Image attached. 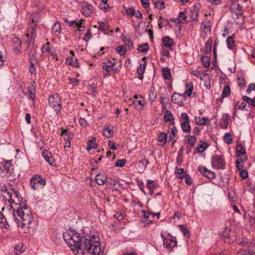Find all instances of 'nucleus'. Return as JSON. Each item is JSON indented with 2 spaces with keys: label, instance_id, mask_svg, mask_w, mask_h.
<instances>
[{
  "label": "nucleus",
  "instance_id": "nucleus-1",
  "mask_svg": "<svg viewBox=\"0 0 255 255\" xmlns=\"http://www.w3.org/2000/svg\"><path fill=\"white\" fill-rule=\"evenodd\" d=\"M65 242L73 251L83 254L87 253L93 255H102L104 250L100 246V239L97 234L85 228L79 233L75 230L63 234Z\"/></svg>",
  "mask_w": 255,
  "mask_h": 255
},
{
  "label": "nucleus",
  "instance_id": "nucleus-2",
  "mask_svg": "<svg viewBox=\"0 0 255 255\" xmlns=\"http://www.w3.org/2000/svg\"><path fill=\"white\" fill-rule=\"evenodd\" d=\"M13 220L18 227L22 228L26 226L29 228L32 227L33 216L30 209L24 203L19 206H12Z\"/></svg>",
  "mask_w": 255,
  "mask_h": 255
},
{
  "label": "nucleus",
  "instance_id": "nucleus-3",
  "mask_svg": "<svg viewBox=\"0 0 255 255\" xmlns=\"http://www.w3.org/2000/svg\"><path fill=\"white\" fill-rule=\"evenodd\" d=\"M49 106L53 108L58 116L61 114L62 102L60 96L57 94L51 95L48 99Z\"/></svg>",
  "mask_w": 255,
  "mask_h": 255
},
{
  "label": "nucleus",
  "instance_id": "nucleus-4",
  "mask_svg": "<svg viewBox=\"0 0 255 255\" xmlns=\"http://www.w3.org/2000/svg\"><path fill=\"white\" fill-rule=\"evenodd\" d=\"M31 187L34 190H37L46 185V179L41 175H34L30 180Z\"/></svg>",
  "mask_w": 255,
  "mask_h": 255
},
{
  "label": "nucleus",
  "instance_id": "nucleus-5",
  "mask_svg": "<svg viewBox=\"0 0 255 255\" xmlns=\"http://www.w3.org/2000/svg\"><path fill=\"white\" fill-rule=\"evenodd\" d=\"M167 236V239H164L163 245L165 249L169 252H171L173 251L174 248L177 246V241L175 237L172 236L169 233Z\"/></svg>",
  "mask_w": 255,
  "mask_h": 255
},
{
  "label": "nucleus",
  "instance_id": "nucleus-6",
  "mask_svg": "<svg viewBox=\"0 0 255 255\" xmlns=\"http://www.w3.org/2000/svg\"><path fill=\"white\" fill-rule=\"evenodd\" d=\"M0 190L1 194L4 198H7V197L9 196L11 199L12 193L13 192L14 195L16 197H17V193L15 190V186H12L10 184H8L7 186H1L0 187Z\"/></svg>",
  "mask_w": 255,
  "mask_h": 255
},
{
  "label": "nucleus",
  "instance_id": "nucleus-7",
  "mask_svg": "<svg viewBox=\"0 0 255 255\" xmlns=\"http://www.w3.org/2000/svg\"><path fill=\"white\" fill-rule=\"evenodd\" d=\"M211 163L213 167L216 169H224L225 162L221 155H215L212 158Z\"/></svg>",
  "mask_w": 255,
  "mask_h": 255
},
{
  "label": "nucleus",
  "instance_id": "nucleus-8",
  "mask_svg": "<svg viewBox=\"0 0 255 255\" xmlns=\"http://www.w3.org/2000/svg\"><path fill=\"white\" fill-rule=\"evenodd\" d=\"M15 190L16 191V192L17 193V197H16L14 195V192H13L12 193L11 199H10V197L9 196H7V198H5L6 200H7L8 201V202H9V203L10 204V209H9L10 210H11V209L12 210V206H15V205L19 206L20 205H22V203H22V199L17 189V187L15 186Z\"/></svg>",
  "mask_w": 255,
  "mask_h": 255
},
{
  "label": "nucleus",
  "instance_id": "nucleus-9",
  "mask_svg": "<svg viewBox=\"0 0 255 255\" xmlns=\"http://www.w3.org/2000/svg\"><path fill=\"white\" fill-rule=\"evenodd\" d=\"M236 156L242 163L246 162L248 160L247 153L245 147L242 144H238L236 146Z\"/></svg>",
  "mask_w": 255,
  "mask_h": 255
},
{
  "label": "nucleus",
  "instance_id": "nucleus-10",
  "mask_svg": "<svg viewBox=\"0 0 255 255\" xmlns=\"http://www.w3.org/2000/svg\"><path fill=\"white\" fill-rule=\"evenodd\" d=\"M230 233V229L226 228L224 232L221 234L220 238L227 243H233L236 240V238L234 236H231Z\"/></svg>",
  "mask_w": 255,
  "mask_h": 255
},
{
  "label": "nucleus",
  "instance_id": "nucleus-11",
  "mask_svg": "<svg viewBox=\"0 0 255 255\" xmlns=\"http://www.w3.org/2000/svg\"><path fill=\"white\" fill-rule=\"evenodd\" d=\"M2 168H3V170L9 174L10 175L12 176L14 174L13 165H12L10 160H6L1 162L0 165V169L2 170Z\"/></svg>",
  "mask_w": 255,
  "mask_h": 255
},
{
  "label": "nucleus",
  "instance_id": "nucleus-12",
  "mask_svg": "<svg viewBox=\"0 0 255 255\" xmlns=\"http://www.w3.org/2000/svg\"><path fill=\"white\" fill-rule=\"evenodd\" d=\"M198 171L205 177H206L210 180L215 179V173L214 172L208 169L205 167L199 166Z\"/></svg>",
  "mask_w": 255,
  "mask_h": 255
},
{
  "label": "nucleus",
  "instance_id": "nucleus-13",
  "mask_svg": "<svg viewBox=\"0 0 255 255\" xmlns=\"http://www.w3.org/2000/svg\"><path fill=\"white\" fill-rule=\"evenodd\" d=\"M201 5L199 3H196L195 4L191 10V12L190 14V18L191 21H198V16H199V11Z\"/></svg>",
  "mask_w": 255,
  "mask_h": 255
},
{
  "label": "nucleus",
  "instance_id": "nucleus-14",
  "mask_svg": "<svg viewBox=\"0 0 255 255\" xmlns=\"http://www.w3.org/2000/svg\"><path fill=\"white\" fill-rule=\"evenodd\" d=\"M94 10L93 6L91 4L87 2L83 4V7L82 9V14L86 16H90Z\"/></svg>",
  "mask_w": 255,
  "mask_h": 255
},
{
  "label": "nucleus",
  "instance_id": "nucleus-15",
  "mask_svg": "<svg viewBox=\"0 0 255 255\" xmlns=\"http://www.w3.org/2000/svg\"><path fill=\"white\" fill-rule=\"evenodd\" d=\"M185 98L186 97L184 95L175 92L172 95L171 100L175 104H180L182 103Z\"/></svg>",
  "mask_w": 255,
  "mask_h": 255
},
{
  "label": "nucleus",
  "instance_id": "nucleus-16",
  "mask_svg": "<svg viewBox=\"0 0 255 255\" xmlns=\"http://www.w3.org/2000/svg\"><path fill=\"white\" fill-rule=\"evenodd\" d=\"M200 28L202 32L205 33V35H206L208 32L210 33L211 28L210 21L207 19L204 20L201 23Z\"/></svg>",
  "mask_w": 255,
  "mask_h": 255
},
{
  "label": "nucleus",
  "instance_id": "nucleus-17",
  "mask_svg": "<svg viewBox=\"0 0 255 255\" xmlns=\"http://www.w3.org/2000/svg\"><path fill=\"white\" fill-rule=\"evenodd\" d=\"M230 116L229 114H224L222 116V118L220 121V127L223 129L227 128L229 125V121Z\"/></svg>",
  "mask_w": 255,
  "mask_h": 255
},
{
  "label": "nucleus",
  "instance_id": "nucleus-18",
  "mask_svg": "<svg viewBox=\"0 0 255 255\" xmlns=\"http://www.w3.org/2000/svg\"><path fill=\"white\" fill-rule=\"evenodd\" d=\"M242 7L239 3H233L230 6V9L232 13H235L238 16L242 15Z\"/></svg>",
  "mask_w": 255,
  "mask_h": 255
},
{
  "label": "nucleus",
  "instance_id": "nucleus-19",
  "mask_svg": "<svg viewBox=\"0 0 255 255\" xmlns=\"http://www.w3.org/2000/svg\"><path fill=\"white\" fill-rule=\"evenodd\" d=\"M42 156L44 159L48 162L50 165H54L53 157L51 152L48 151L47 150H45L42 152Z\"/></svg>",
  "mask_w": 255,
  "mask_h": 255
},
{
  "label": "nucleus",
  "instance_id": "nucleus-20",
  "mask_svg": "<svg viewBox=\"0 0 255 255\" xmlns=\"http://www.w3.org/2000/svg\"><path fill=\"white\" fill-rule=\"evenodd\" d=\"M159 186L158 184L153 180H148L146 184V187L148 189L150 195L154 194V190Z\"/></svg>",
  "mask_w": 255,
  "mask_h": 255
},
{
  "label": "nucleus",
  "instance_id": "nucleus-21",
  "mask_svg": "<svg viewBox=\"0 0 255 255\" xmlns=\"http://www.w3.org/2000/svg\"><path fill=\"white\" fill-rule=\"evenodd\" d=\"M97 183L99 185H103L108 182L107 177L105 174L99 173L96 175L95 178Z\"/></svg>",
  "mask_w": 255,
  "mask_h": 255
},
{
  "label": "nucleus",
  "instance_id": "nucleus-22",
  "mask_svg": "<svg viewBox=\"0 0 255 255\" xmlns=\"http://www.w3.org/2000/svg\"><path fill=\"white\" fill-rule=\"evenodd\" d=\"M231 93V89L229 86L226 85L224 87L221 98H218L216 100V102H220V103H222L223 100V98L228 97Z\"/></svg>",
  "mask_w": 255,
  "mask_h": 255
},
{
  "label": "nucleus",
  "instance_id": "nucleus-23",
  "mask_svg": "<svg viewBox=\"0 0 255 255\" xmlns=\"http://www.w3.org/2000/svg\"><path fill=\"white\" fill-rule=\"evenodd\" d=\"M164 119L166 122H169L172 125L175 124L173 115L171 112L168 110L165 112L164 115Z\"/></svg>",
  "mask_w": 255,
  "mask_h": 255
},
{
  "label": "nucleus",
  "instance_id": "nucleus-24",
  "mask_svg": "<svg viewBox=\"0 0 255 255\" xmlns=\"http://www.w3.org/2000/svg\"><path fill=\"white\" fill-rule=\"evenodd\" d=\"M162 74L164 79L170 80L172 79L171 71L169 68L165 67L162 68Z\"/></svg>",
  "mask_w": 255,
  "mask_h": 255
},
{
  "label": "nucleus",
  "instance_id": "nucleus-25",
  "mask_svg": "<svg viewBox=\"0 0 255 255\" xmlns=\"http://www.w3.org/2000/svg\"><path fill=\"white\" fill-rule=\"evenodd\" d=\"M226 42L229 49L233 50L235 49L236 44L233 36H229Z\"/></svg>",
  "mask_w": 255,
  "mask_h": 255
},
{
  "label": "nucleus",
  "instance_id": "nucleus-26",
  "mask_svg": "<svg viewBox=\"0 0 255 255\" xmlns=\"http://www.w3.org/2000/svg\"><path fill=\"white\" fill-rule=\"evenodd\" d=\"M0 224H1V228H4L6 229H9L10 225L8 221L1 212H0Z\"/></svg>",
  "mask_w": 255,
  "mask_h": 255
},
{
  "label": "nucleus",
  "instance_id": "nucleus-27",
  "mask_svg": "<svg viewBox=\"0 0 255 255\" xmlns=\"http://www.w3.org/2000/svg\"><path fill=\"white\" fill-rule=\"evenodd\" d=\"M157 98V93L155 91V88L154 87H151L148 94V99L151 102H153L155 101Z\"/></svg>",
  "mask_w": 255,
  "mask_h": 255
},
{
  "label": "nucleus",
  "instance_id": "nucleus-28",
  "mask_svg": "<svg viewBox=\"0 0 255 255\" xmlns=\"http://www.w3.org/2000/svg\"><path fill=\"white\" fill-rule=\"evenodd\" d=\"M162 43L164 46L170 48L173 44V40L168 36L162 38Z\"/></svg>",
  "mask_w": 255,
  "mask_h": 255
},
{
  "label": "nucleus",
  "instance_id": "nucleus-29",
  "mask_svg": "<svg viewBox=\"0 0 255 255\" xmlns=\"http://www.w3.org/2000/svg\"><path fill=\"white\" fill-rule=\"evenodd\" d=\"M193 90V85L192 82H189L186 84L185 86V91L184 93L183 94L184 95H186L187 96L190 97Z\"/></svg>",
  "mask_w": 255,
  "mask_h": 255
},
{
  "label": "nucleus",
  "instance_id": "nucleus-30",
  "mask_svg": "<svg viewBox=\"0 0 255 255\" xmlns=\"http://www.w3.org/2000/svg\"><path fill=\"white\" fill-rule=\"evenodd\" d=\"M187 18L186 14L184 12H180L178 14V18L172 19L171 21L178 23H182V20H185Z\"/></svg>",
  "mask_w": 255,
  "mask_h": 255
},
{
  "label": "nucleus",
  "instance_id": "nucleus-31",
  "mask_svg": "<svg viewBox=\"0 0 255 255\" xmlns=\"http://www.w3.org/2000/svg\"><path fill=\"white\" fill-rule=\"evenodd\" d=\"M49 44L50 43L49 42H47L46 45L42 47V50H43L44 52L46 51L50 53L54 58H56L57 60H58V58L57 56V54L56 53L54 52L52 49L49 46Z\"/></svg>",
  "mask_w": 255,
  "mask_h": 255
},
{
  "label": "nucleus",
  "instance_id": "nucleus-32",
  "mask_svg": "<svg viewBox=\"0 0 255 255\" xmlns=\"http://www.w3.org/2000/svg\"><path fill=\"white\" fill-rule=\"evenodd\" d=\"M181 127L182 130L186 133H188L191 131V127L189 124V122H182L181 123Z\"/></svg>",
  "mask_w": 255,
  "mask_h": 255
},
{
  "label": "nucleus",
  "instance_id": "nucleus-33",
  "mask_svg": "<svg viewBox=\"0 0 255 255\" xmlns=\"http://www.w3.org/2000/svg\"><path fill=\"white\" fill-rule=\"evenodd\" d=\"M133 104L135 106L137 109L141 110L145 105V101L143 100H134Z\"/></svg>",
  "mask_w": 255,
  "mask_h": 255
},
{
  "label": "nucleus",
  "instance_id": "nucleus-34",
  "mask_svg": "<svg viewBox=\"0 0 255 255\" xmlns=\"http://www.w3.org/2000/svg\"><path fill=\"white\" fill-rule=\"evenodd\" d=\"M37 25V24L35 25V26H29L27 29V31L29 32V34H30V39H35L36 35L35 27Z\"/></svg>",
  "mask_w": 255,
  "mask_h": 255
},
{
  "label": "nucleus",
  "instance_id": "nucleus-35",
  "mask_svg": "<svg viewBox=\"0 0 255 255\" xmlns=\"http://www.w3.org/2000/svg\"><path fill=\"white\" fill-rule=\"evenodd\" d=\"M167 139V135L166 133L164 132H161L158 136V141L162 143L161 146H164V145L166 143Z\"/></svg>",
  "mask_w": 255,
  "mask_h": 255
},
{
  "label": "nucleus",
  "instance_id": "nucleus-36",
  "mask_svg": "<svg viewBox=\"0 0 255 255\" xmlns=\"http://www.w3.org/2000/svg\"><path fill=\"white\" fill-rule=\"evenodd\" d=\"M28 93L29 94V98L32 100H34L35 97V89L33 84L28 86Z\"/></svg>",
  "mask_w": 255,
  "mask_h": 255
},
{
  "label": "nucleus",
  "instance_id": "nucleus-37",
  "mask_svg": "<svg viewBox=\"0 0 255 255\" xmlns=\"http://www.w3.org/2000/svg\"><path fill=\"white\" fill-rule=\"evenodd\" d=\"M68 132H69V130L63 129L62 131L61 132V135H68V136L67 138V141L65 143V146L67 147H70L71 146L70 140L72 137L69 136Z\"/></svg>",
  "mask_w": 255,
  "mask_h": 255
},
{
  "label": "nucleus",
  "instance_id": "nucleus-38",
  "mask_svg": "<svg viewBox=\"0 0 255 255\" xmlns=\"http://www.w3.org/2000/svg\"><path fill=\"white\" fill-rule=\"evenodd\" d=\"M96 147V139L93 138L92 139L89 140L87 143V146L86 149L87 151H90L92 149Z\"/></svg>",
  "mask_w": 255,
  "mask_h": 255
},
{
  "label": "nucleus",
  "instance_id": "nucleus-39",
  "mask_svg": "<svg viewBox=\"0 0 255 255\" xmlns=\"http://www.w3.org/2000/svg\"><path fill=\"white\" fill-rule=\"evenodd\" d=\"M98 29L99 30H101L102 32H104L109 29V25L107 24L106 23L102 22V21H99L98 22Z\"/></svg>",
  "mask_w": 255,
  "mask_h": 255
},
{
  "label": "nucleus",
  "instance_id": "nucleus-40",
  "mask_svg": "<svg viewBox=\"0 0 255 255\" xmlns=\"http://www.w3.org/2000/svg\"><path fill=\"white\" fill-rule=\"evenodd\" d=\"M201 62L204 66L206 68L209 67L210 64V58L207 56H203L201 58Z\"/></svg>",
  "mask_w": 255,
  "mask_h": 255
},
{
  "label": "nucleus",
  "instance_id": "nucleus-41",
  "mask_svg": "<svg viewBox=\"0 0 255 255\" xmlns=\"http://www.w3.org/2000/svg\"><path fill=\"white\" fill-rule=\"evenodd\" d=\"M202 144H200L197 147V150L198 153H202L208 146L207 142L201 141Z\"/></svg>",
  "mask_w": 255,
  "mask_h": 255
},
{
  "label": "nucleus",
  "instance_id": "nucleus-42",
  "mask_svg": "<svg viewBox=\"0 0 255 255\" xmlns=\"http://www.w3.org/2000/svg\"><path fill=\"white\" fill-rule=\"evenodd\" d=\"M212 43L213 41L211 38L208 39L206 42L205 47L206 53L208 54L211 52L212 47Z\"/></svg>",
  "mask_w": 255,
  "mask_h": 255
},
{
  "label": "nucleus",
  "instance_id": "nucleus-43",
  "mask_svg": "<svg viewBox=\"0 0 255 255\" xmlns=\"http://www.w3.org/2000/svg\"><path fill=\"white\" fill-rule=\"evenodd\" d=\"M242 99L246 102L249 105H251L252 106L255 107V97L253 99H251L249 97L243 96L242 97Z\"/></svg>",
  "mask_w": 255,
  "mask_h": 255
},
{
  "label": "nucleus",
  "instance_id": "nucleus-44",
  "mask_svg": "<svg viewBox=\"0 0 255 255\" xmlns=\"http://www.w3.org/2000/svg\"><path fill=\"white\" fill-rule=\"evenodd\" d=\"M66 61L68 65L74 66L75 67H78L77 65V59H74L73 57H67Z\"/></svg>",
  "mask_w": 255,
  "mask_h": 255
},
{
  "label": "nucleus",
  "instance_id": "nucleus-45",
  "mask_svg": "<svg viewBox=\"0 0 255 255\" xmlns=\"http://www.w3.org/2000/svg\"><path fill=\"white\" fill-rule=\"evenodd\" d=\"M146 65V61H144L143 64H140L137 69V73L139 75H142L143 74Z\"/></svg>",
  "mask_w": 255,
  "mask_h": 255
},
{
  "label": "nucleus",
  "instance_id": "nucleus-46",
  "mask_svg": "<svg viewBox=\"0 0 255 255\" xmlns=\"http://www.w3.org/2000/svg\"><path fill=\"white\" fill-rule=\"evenodd\" d=\"M24 246L22 243L18 244L15 246L14 250L16 251L14 255H19L18 252L20 253L23 252L24 251Z\"/></svg>",
  "mask_w": 255,
  "mask_h": 255
},
{
  "label": "nucleus",
  "instance_id": "nucleus-47",
  "mask_svg": "<svg viewBox=\"0 0 255 255\" xmlns=\"http://www.w3.org/2000/svg\"><path fill=\"white\" fill-rule=\"evenodd\" d=\"M114 134L113 130L109 128H106L103 130V134L107 138L111 137Z\"/></svg>",
  "mask_w": 255,
  "mask_h": 255
},
{
  "label": "nucleus",
  "instance_id": "nucleus-48",
  "mask_svg": "<svg viewBox=\"0 0 255 255\" xmlns=\"http://www.w3.org/2000/svg\"><path fill=\"white\" fill-rule=\"evenodd\" d=\"M79 20L80 19H76L75 20L69 21L67 18H65L63 19L64 22H66L68 25L70 27L74 26L77 25Z\"/></svg>",
  "mask_w": 255,
  "mask_h": 255
},
{
  "label": "nucleus",
  "instance_id": "nucleus-49",
  "mask_svg": "<svg viewBox=\"0 0 255 255\" xmlns=\"http://www.w3.org/2000/svg\"><path fill=\"white\" fill-rule=\"evenodd\" d=\"M224 141L228 144H231L233 142V138L230 133H226L225 134Z\"/></svg>",
  "mask_w": 255,
  "mask_h": 255
},
{
  "label": "nucleus",
  "instance_id": "nucleus-50",
  "mask_svg": "<svg viewBox=\"0 0 255 255\" xmlns=\"http://www.w3.org/2000/svg\"><path fill=\"white\" fill-rule=\"evenodd\" d=\"M60 30H61V25L58 22H56L54 25H53L52 27V30L53 32L55 33H60Z\"/></svg>",
  "mask_w": 255,
  "mask_h": 255
},
{
  "label": "nucleus",
  "instance_id": "nucleus-51",
  "mask_svg": "<svg viewBox=\"0 0 255 255\" xmlns=\"http://www.w3.org/2000/svg\"><path fill=\"white\" fill-rule=\"evenodd\" d=\"M179 227L180 228V231H181V232L183 233L185 237L188 238L190 237V234L187 228L184 227L183 225H179Z\"/></svg>",
  "mask_w": 255,
  "mask_h": 255
},
{
  "label": "nucleus",
  "instance_id": "nucleus-52",
  "mask_svg": "<svg viewBox=\"0 0 255 255\" xmlns=\"http://www.w3.org/2000/svg\"><path fill=\"white\" fill-rule=\"evenodd\" d=\"M126 13L129 17H132L135 14V10L133 7H131L126 9Z\"/></svg>",
  "mask_w": 255,
  "mask_h": 255
},
{
  "label": "nucleus",
  "instance_id": "nucleus-53",
  "mask_svg": "<svg viewBox=\"0 0 255 255\" xmlns=\"http://www.w3.org/2000/svg\"><path fill=\"white\" fill-rule=\"evenodd\" d=\"M148 163H149V162L148 161V160L147 159H143L139 162L138 166L139 167H141L142 168V169L143 170L146 168L147 165Z\"/></svg>",
  "mask_w": 255,
  "mask_h": 255
},
{
  "label": "nucleus",
  "instance_id": "nucleus-54",
  "mask_svg": "<svg viewBox=\"0 0 255 255\" xmlns=\"http://www.w3.org/2000/svg\"><path fill=\"white\" fill-rule=\"evenodd\" d=\"M123 41L125 43V45L126 46L128 47V48L130 50H131L133 49V44L132 41L130 39L126 38L125 39H124Z\"/></svg>",
  "mask_w": 255,
  "mask_h": 255
},
{
  "label": "nucleus",
  "instance_id": "nucleus-55",
  "mask_svg": "<svg viewBox=\"0 0 255 255\" xmlns=\"http://www.w3.org/2000/svg\"><path fill=\"white\" fill-rule=\"evenodd\" d=\"M116 51L121 56L126 54V50L124 46H120L116 48Z\"/></svg>",
  "mask_w": 255,
  "mask_h": 255
},
{
  "label": "nucleus",
  "instance_id": "nucleus-56",
  "mask_svg": "<svg viewBox=\"0 0 255 255\" xmlns=\"http://www.w3.org/2000/svg\"><path fill=\"white\" fill-rule=\"evenodd\" d=\"M127 160L126 159H118L115 163V166L122 167L125 166Z\"/></svg>",
  "mask_w": 255,
  "mask_h": 255
},
{
  "label": "nucleus",
  "instance_id": "nucleus-57",
  "mask_svg": "<svg viewBox=\"0 0 255 255\" xmlns=\"http://www.w3.org/2000/svg\"><path fill=\"white\" fill-rule=\"evenodd\" d=\"M196 140V138L194 135H190L188 137V142L191 147H193L195 145Z\"/></svg>",
  "mask_w": 255,
  "mask_h": 255
},
{
  "label": "nucleus",
  "instance_id": "nucleus-58",
  "mask_svg": "<svg viewBox=\"0 0 255 255\" xmlns=\"http://www.w3.org/2000/svg\"><path fill=\"white\" fill-rule=\"evenodd\" d=\"M137 184L138 187H139V189L141 190V191L145 195L146 194L144 189V184L142 180H140L139 179H137Z\"/></svg>",
  "mask_w": 255,
  "mask_h": 255
},
{
  "label": "nucleus",
  "instance_id": "nucleus-59",
  "mask_svg": "<svg viewBox=\"0 0 255 255\" xmlns=\"http://www.w3.org/2000/svg\"><path fill=\"white\" fill-rule=\"evenodd\" d=\"M175 173L179 178L182 179L184 177V170L183 168H176Z\"/></svg>",
  "mask_w": 255,
  "mask_h": 255
},
{
  "label": "nucleus",
  "instance_id": "nucleus-60",
  "mask_svg": "<svg viewBox=\"0 0 255 255\" xmlns=\"http://www.w3.org/2000/svg\"><path fill=\"white\" fill-rule=\"evenodd\" d=\"M154 6L159 9H162L164 8V2L161 1H157L154 3Z\"/></svg>",
  "mask_w": 255,
  "mask_h": 255
},
{
  "label": "nucleus",
  "instance_id": "nucleus-61",
  "mask_svg": "<svg viewBox=\"0 0 255 255\" xmlns=\"http://www.w3.org/2000/svg\"><path fill=\"white\" fill-rule=\"evenodd\" d=\"M92 34L91 32V29L90 28L87 29V31L84 37L83 38V39L88 42L89 39H90L92 38Z\"/></svg>",
  "mask_w": 255,
  "mask_h": 255
},
{
  "label": "nucleus",
  "instance_id": "nucleus-62",
  "mask_svg": "<svg viewBox=\"0 0 255 255\" xmlns=\"http://www.w3.org/2000/svg\"><path fill=\"white\" fill-rule=\"evenodd\" d=\"M125 214L124 212L117 213L115 215V217L118 219V220H122L124 219Z\"/></svg>",
  "mask_w": 255,
  "mask_h": 255
},
{
  "label": "nucleus",
  "instance_id": "nucleus-63",
  "mask_svg": "<svg viewBox=\"0 0 255 255\" xmlns=\"http://www.w3.org/2000/svg\"><path fill=\"white\" fill-rule=\"evenodd\" d=\"M139 47L140 49H139L138 50L143 52H146L149 49V46L147 43H144L139 46Z\"/></svg>",
  "mask_w": 255,
  "mask_h": 255
},
{
  "label": "nucleus",
  "instance_id": "nucleus-64",
  "mask_svg": "<svg viewBox=\"0 0 255 255\" xmlns=\"http://www.w3.org/2000/svg\"><path fill=\"white\" fill-rule=\"evenodd\" d=\"M252 90L255 91V83H251L249 85L246 92L248 94H250Z\"/></svg>",
  "mask_w": 255,
  "mask_h": 255
}]
</instances>
